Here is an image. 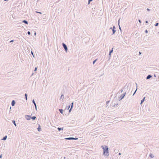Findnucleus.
I'll use <instances>...</instances> for the list:
<instances>
[{"mask_svg":"<svg viewBox=\"0 0 159 159\" xmlns=\"http://www.w3.org/2000/svg\"><path fill=\"white\" fill-rule=\"evenodd\" d=\"M101 148L103 150V155L105 156H108L109 155V152L108 150V147L107 146H102Z\"/></svg>","mask_w":159,"mask_h":159,"instance_id":"nucleus-1","label":"nucleus"},{"mask_svg":"<svg viewBox=\"0 0 159 159\" xmlns=\"http://www.w3.org/2000/svg\"><path fill=\"white\" fill-rule=\"evenodd\" d=\"M62 45L63 47L64 48V49H65L66 52H67V51L68 50V48L66 44L64 43H62Z\"/></svg>","mask_w":159,"mask_h":159,"instance_id":"nucleus-2","label":"nucleus"},{"mask_svg":"<svg viewBox=\"0 0 159 159\" xmlns=\"http://www.w3.org/2000/svg\"><path fill=\"white\" fill-rule=\"evenodd\" d=\"M126 92H125L119 98V101H120L121 100H122L124 98V97L125 96V94H126Z\"/></svg>","mask_w":159,"mask_h":159,"instance_id":"nucleus-3","label":"nucleus"},{"mask_svg":"<svg viewBox=\"0 0 159 159\" xmlns=\"http://www.w3.org/2000/svg\"><path fill=\"white\" fill-rule=\"evenodd\" d=\"M65 139L66 140H76L78 139V138H73V137H69V138H66Z\"/></svg>","mask_w":159,"mask_h":159,"instance_id":"nucleus-4","label":"nucleus"},{"mask_svg":"<svg viewBox=\"0 0 159 159\" xmlns=\"http://www.w3.org/2000/svg\"><path fill=\"white\" fill-rule=\"evenodd\" d=\"M116 28L115 26H113L112 29V33L111 34V35H113L116 32Z\"/></svg>","mask_w":159,"mask_h":159,"instance_id":"nucleus-5","label":"nucleus"},{"mask_svg":"<svg viewBox=\"0 0 159 159\" xmlns=\"http://www.w3.org/2000/svg\"><path fill=\"white\" fill-rule=\"evenodd\" d=\"M25 118L26 120H30L31 119V116L28 115H26L25 116Z\"/></svg>","mask_w":159,"mask_h":159,"instance_id":"nucleus-6","label":"nucleus"},{"mask_svg":"<svg viewBox=\"0 0 159 159\" xmlns=\"http://www.w3.org/2000/svg\"><path fill=\"white\" fill-rule=\"evenodd\" d=\"M32 102L34 104V106L35 107V109L36 110H37V107L36 104L34 99H33L32 101Z\"/></svg>","mask_w":159,"mask_h":159,"instance_id":"nucleus-7","label":"nucleus"},{"mask_svg":"<svg viewBox=\"0 0 159 159\" xmlns=\"http://www.w3.org/2000/svg\"><path fill=\"white\" fill-rule=\"evenodd\" d=\"M118 105V103L115 104V103H113V102H112L111 104V106L112 107H115L117 106Z\"/></svg>","mask_w":159,"mask_h":159,"instance_id":"nucleus-8","label":"nucleus"},{"mask_svg":"<svg viewBox=\"0 0 159 159\" xmlns=\"http://www.w3.org/2000/svg\"><path fill=\"white\" fill-rule=\"evenodd\" d=\"M113 48H112V49L110 50L109 51V56H110V57H111V54L113 52Z\"/></svg>","mask_w":159,"mask_h":159,"instance_id":"nucleus-9","label":"nucleus"},{"mask_svg":"<svg viewBox=\"0 0 159 159\" xmlns=\"http://www.w3.org/2000/svg\"><path fill=\"white\" fill-rule=\"evenodd\" d=\"M16 103V102L14 100H13L11 102V104L12 106H15V104Z\"/></svg>","mask_w":159,"mask_h":159,"instance_id":"nucleus-10","label":"nucleus"},{"mask_svg":"<svg viewBox=\"0 0 159 159\" xmlns=\"http://www.w3.org/2000/svg\"><path fill=\"white\" fill-rule=\"evenodd\" d=\"M145 97H144L143 98V99H142L141 101V103H140V104H142L143 102H144V101H145Z\"/></svg>","mask_w":159,"mask_h":159,"instance_id":"nucleus-11","label":"nucleus"},{"mask_svg":"<svg viewBox=\"0 0 159 159\" xmlns=\"http://www.w3.org/2000/svg\"><path fill=\"white\" fill-rule=\"evenodd\" d=\"M37 129H38V130L39 132L41 130V127L39 125V126H38V128H37Z\"/></svg>","mask_w":159,"mask_h":159,"instance_id":"nucleus-12","label":"nucleus"},{"mask_svg":"<svg viewBox=\"0 0 159 159\" xmlns=\"http://www.w3.org/2000/svg\"><path fill=\"white\" fill-rule=\"evenodd\" d=\"M151 77H152V76L151 75H148L147 77H146V79L148 80L150 78H151Z\"/></svg>","mask_w":159,"mask_h":159,"instance_id":"nucleus-13","label":"nucleus"},{"mask_svg":"<svg viewBox=\"0 0 159 159\" xmlns=\"http://www.w3.org/2000/svg\"><path fill=\"white\" fill-rule=\"evenodd\" d=\"M70 106V104L69 103L68 104L67 106H66V109H67V110H69Z\"/></svg>","mask_w":159,"mask_h":159,"instance_id":"nucleus-14","label":"nucleus"},{"mask_svg":"<svg viewBox=\"0 0 159 159\" xmlns=\"http://www.w3.org/2000/svg\"><path fill=\"white\" fill-rule=\"evenodd\" d=\"M22 22L24 23L25 24L28 25V22L26 20H23Z\"/></svg>","mask_w":159,"mask_h":159,"instance_id":"nucleus-15","label":"nucleus"},{"mask_svg":"<svg viewBox=\"0 0 159 159\" xmlns=\"http://www.w3.org/2000/svg\"><path fill=\"white\" fill-rule=\"evenodd\" d=\"M63 127L62 128H60V127H58L57 128V129L59 131H61V130H63Z\"/></svg>","mask_w":159,"mask_h":159,"instance_id":"nucleus-16","label":"nucleus"},{"mask_svg":"<svg viewBox=\"0 0 159 159\" xmlns=\"http://www.w3.org/2000/svg\"><path fill=\"white\" fill-rule=\"evenodd\" d=\"M59 111L61 114H63V110L62 109H59Z\"/></svg>","mask_w":159,"mask_h":159,"instance_id":"nucleus-17","label":"nucleus"},{"mask_svg":"<svg viewBox=\"0 0 159 159\" xmlns=\"http://www.w3.org/2000/svg\"><path fill=\"white\" fill-rule=\"evenodd\" d=\"M135 84H136V89L135 90V92H134V93L133 96H134L135 94V93L137 90V84L136 83Z\"/></svg>","mask_w":159,"mask_h":159,"instance_id":"nucleus-18","label":"nucleus"},{"mask_svg":"<svg viewBox=\"0 0 159 159\" xmlns=\"http://www.w3.org/2000/svg\"><path fill=\"white\" fill-rule=\"evenodd\" d=\"M36 117L35 116H31V119H32L33 120H34L36 119Z\"/></svg>","mask_w":159,"mask_h":159,"instance_id":"nucleus-19","label":"nucleus"},{"mask_svg":"<svg viewBox=\"0 0 159 159\" xmlns=\"http://www.w3.org/2000/svg\"><path fill=\"white\" fill-rule=\"evenodd\" d=\"M149 157H150L151 158H153L154 157V156L153 154L151 153H150L149 154Z\"/></svg>","mask_w":159,"mask_h":159,"instance_id":"nucleus-20","label":"nucleus"},{"mask_svg":"<svg viewBox=\"0 0 159 159\" xmlns=\"http://www.w3.org/2000/svg\"><path fill=\"white\" fill-rule=\"evenodd\" d=\"M64 97V95H63V94H61V97H60V100H61V98H63V99H62V102H63V100Z\"/></svg>","mask_w":159,"mask_h":159,"instance_id":"nucleus-21","label":"nucleus"},{"mask_svg":"<svg viewBox=\"0 0 159 159\" xmlns=\"http://www.w3.org/2000/svg\"><path fill=\"white\" fill-rule=\"evenodd\" d=\"M7 136L5 135L4 137H3L2 140H5L7 139Z\"/></svg>","mask_w":159,"mask_h":159,"instance_id":"nucleus-22","label":"nucleus"},{"mask_svg":"<svg viewBox=\"0 0 159 159\" xmlns=\"http://www.w3.org/2000/svg\"><path fill=\"white\" fill-rule=\"evenodd\" d=\"M12 123L14 124V125L15 126H16V122L15 121V120H12Z\"/></svg>","mask_w":159,"mask_h":159,"instance_id":"nucleus-23","label":"nucleus"},{"mask_svg":"<svg viewBox=\"0 0 159 159\" xmlns=\"http://www.w3.org/2000/svg\"><path fill=\"white\" fill-rule=\"evenodd\" d=\"M25 99L26 100H27V96L28 95L27 93H25Z\"/></svg>","mask_w":159,"mask_h":159,"instance_id":"nucleus-24","label":"nucleus"},{"mask_svg":"<svg viewBox=\"0 0 159 159\" xmlns=\"http://www.w3.org/2000/svg\"><path fill=\"white\" fill-rule=\"evenodd\" d=\"M74 102H72L71 103L70 108H73V107Z\"/></svg>","mask_w":159,"mask_h":159,"instance_id":"nucleus-25","label":"nucleus"},{"mask_svg":"<svg viewBox=\"0 0 159 159\" xmlns=\"http://www.w3.org/2000/svg\"><path fill=\"white\" fill-rule=\"evenodd\" d=\"M97 60L98 59H96L95 60H94L93 62V64H94Z\"/></svg>","mask_w":159,"mask_h":159,"instance_id":"nucleus-26","label":"nucleus"},{"mask_svg":"<svg viewBox=\"0 0 159 159\" xmlns=\"http://www.w3.org/2000/svg\"><path fill=\"white\" fill-rule=\"evenodd\" d=\"M159 25V23L158 22L156 23L155 24V26H157Z\"/></svg>","mask_w":159,"mask_h":159,"instance_id":"nucleus-27","label":"nucleus"},{"mask_svg":"<svg viewBox=\"0 0 159 159\" xmlns=\"http://www.w3.org/2000/svg\"><path fill=\"white\" fill-rule=\"evenodd\" d=\"M93 0H88V4H89L90 3V2L92 1Z\"/></svg>","mask_w":159,"mask_h":159,"instance_id":"nucleus-28","label":"nucleus"},{"mask_svg":"<svg viewBox=\"0 0 159 159\" xmlns=\"http://www.w3.org/2000/svg\"><path fill=\"white\" fill-rule=\"evenodd\" d=\"M27 34L29 35H30L31 34V33L30 31H28L27 32Z\"/></svg>","mask_w":159,"mask_h":159,"instance_id":"nucleus-29","label":"nucleus"},{"mask_svg":"<svg viewBox=\"0 0 159 159\" xmlns=\"http://www.w3.org/2000/svg\"><path fill=\"white\" fill-rule=\"evenodd\" d=\"M31 54L32 55H33V57L35 58V57L34 55V53H33V52L32 51L31 52Z\"/></svg>","mask_w":159,"mask_h":159,"instance_id":"nucleus-30","label":"nucleus"},{"mask_svg":"<svg viewBox=\"0 0 159 159\" xmlns=\"http://www.w3.org/2000/svg\"><path fill=\"white\" fill-rule=\"evenodd\" d=\"M66 157H62L61 159H66Z\"/></svg>","mask_w":159,"mask_h":159,"instance_id":"nucleus-31","label":"nucleus"},{"mask_svg":"<svg viewBox=\"0 0 159 159\" xmlns=\"http://www.w3.org/2000/svg\"><path fill=\"white\" fill-rule=\"evenodd\" d=\"M35 12L36 13H39L40 14H42V12H38V11H36Z\"/></svg>","mask_w":159,"mask_h":159,"instance_id":"nucleus-32","label":"nucleus"},{"mask_svg":"<svg viewBox=\"0 0 159 159\" xmlns=\"http://www.w3.org/2000/svg\"><path fill=\"white\" fill-rule=\"evenodd\" d=\"M110 58H111V57H110V56H109V57L108 58V59L107 61H108L110 59Z\"/></svg>","mask_w":159,"mask_h":159,"instance_id":"nucleus-33","label":"nucleus"},{"mask_svg":"<svg viewBox=\"0 0 159 159\" xmlns=\"http://www.w3.org/2000/svg\"><path fill=\"white\" fill-rule=\"evenodd\" d=\"M119 29L121 31V29L120 25H119Z\"/></svg>","mask_w":159,"mask_h":159,"instance_id":"nucleus-34","label":"nucleus"},{"mask_svg":"<svg viewBox=\"0 0 159 159\" xmlns=\"http://www.w3.org/2000/svg\"><path fill=\"white\" fill-rule=\"evenodd\" d=\"M37 67H35L34 70V71H37Z\"/></svg>","mask_w":159,"mask_h":159,"instance_id":"nucleus-35","label":"nucleus"},{"mask_svg":"<svg viewBox=\"0 0 159 159\" xmlns=\"http://www.w3.org/2000/svg\"><path fill=\"white\" fill-rule=\"evenodd\" d=\"M109 101H107V102H106V104H108L109 103Z\"/></svg>","mask_w":159,"mask_h":159,"instance_id":"nucleus-36","label":"nucleus"},{"mask_svg":"<svg viewBox=\"0 0 159 159\" xmlns=\"http://www.w3.org/2000/svg\"><path fill=\"white\" fill-rule=\"evenodd\" d=\"M72 108H70V110H69V112H71V111L72 110Z\"/></svg>","mask_w":159,"mask_h":159,"instance_id":"nucleus-37","label":"nucleus"},{"mask_svg":"<svg viewBox=\"0 0 159 159\" xmlns=\"http://www.w3.org/2000/svg\"><path fill=\"white\" fill-rule=\"evenodd\" d=\"M145 33H148V30H145Z\"/></svg>","mask_w":159,"mask_h":159,"instance_id":"nucleus-38","label":"nucleus"},{"mask_svg":"<svg viewBox=\"0 0 159 159\" xmlns=\"http://www.w3.org/2000/svg\"><path fill=\"white\" fill-rule=\"evenodd\" d=\"M14 41V40H11L10 41V43H12V42H13Z\"/></svg>","mask_w":159,"mask_h":159,"instance_id":"nucleus-39","label":"nucleus"},{"mask_svg":"<svg viewBox=\"0 0 159 159\" xmlns=\"http://www.w3.org/2000/svg\"><path fill=\"white\" fill-rule=\"evenodd\" d=\"M123 92V90L121 89L119 91V92L120 93H122Z\"/></svg>","mask_w":159,"mask_h":159,"instance_id":"nucleus-40","label":"nucleus"},{"mask_svg":"<svg viewBox=\"0 0 159 159\" xmlns=\"http://www.w3.org/2000/svg\"><path fill=\"white\" fill-rule=\"evenodd\" d=\"M118 25H120L119 24H120V20H119L118 21Z\"/></svg>","mask_w":159,"mask_h":159,"instance_id":"nucleus-41","label":"nucleus"},{"mask_svg":"<svg viewBox=\"0 0 159 159\" xmlns=\"http://www.w3.org/2000/svg\"><path fill=\"white\" fill-rule=\"evenodd\" d=\"M145 23H148V20H146L145 22Z\"/></svg>","mask_w":159,"mask_h":159,"instance_id":"nucleus-42","label":"nucleus"},{"mask_svg":"<svg viewBox=\"0 0 159 159\" xmlns=\"http://www.w3.org/2000/svg\"><path fill=\"white\" fill-rule=\"evenodd\" d=\"M139 20V22L140 23H141V20Z\"/></svg>","mask_w":159,"mask_h":159,"instance_id":"nucleus-43","label":"nucleus"},{"mask_svg":"<svg viewBox=\"0 0 159 159\" xmlns=\"http://www.w3.org/2000/svg\"><path fill=\"white\" fill-rule=\"evenodd\" d=\"M147 10L148 11H150V9H149V8H148L147 9Z\"/></svg>","mask_w":159,"mask_h":159,"instance_id":"nucleus-44","label":"nucleus"},{"mask_svg":"<svg viewBox=\"0 0 159 159\" xmlns=\"http://www.w3.org/2000/svg\"><path fill=\"white\" fill-rule=\"evenodd\" d=\"M139 55H140L141 54V52H139Z\"/></svg>","mask_w":159,"mask_h":159,"instance_id":"nucleus-45","label":"nucleus"},{"mask_svg":"<svg viewBox=\"0 0 159 159\" xmlns=\"http://www.w3.org/2000/svg\"><path fill=\"white\" fill-rule=\"evenodd\" d=\"M2 157V155L1 154L0 155V158H1Z\"/></svg>","mask_w":159,"mask_h":159,"instance_id":"nucleus-46","label":"nucleus"},{"mask_svg":"<svg viewBox=\"0 0 159 159\" xmlns=\"http://www.w3.org/2000/svg\"><path fill=\"white\" fill-rule=\"evenodd\" d=\"M36 32H34V35H36Z\"/></svg>","mask_w":159,"mask_h":159,"instance_id":"nucleus-47","label":"nucleus"},{"mask_svg":"<svg viewBox=\"0 0 159 159\" xmlns=\"http://www.w3.org/2000/svg\"><path fill=\"white\" fill-rule=\"evenodd\" d=\"M117 150L116 149V150H115V152H117Z\"/></svg>","mask_w":159,"mask_h":159,"instance_id":"nucleus-48","label":"nucleus"},{"mask_svg":"<svg viewBox=\"0 0 159 159\" xmlns=\"http://www.w3.org/2000/svg\"><path fill=\"white\" fill-rule=\"evenodd\" d=\"M112 29V27H111L110 28V29H110V30H111Z\"/></svg>","mask_w":159,"mask_h":159,"instance_id":"nucleus-49","label":"nucleus"},{"mask_svg":"<svg viewBox=\"0 0 159 159\" xmlns=\"http://www.w3.org/2000/svg\"><path fill=\"white\" fill-rule=\"evenodd\" d=\"M9 0H4V1H8Z\"/></svg>","mask_w":159,"mask_h":159,"instance_id":"nucleus-50","label":"nucleus"},{"mask_svg":"<svg viewBox=\"0 0 159 159\" xmlns=\"http://www.w3.org/2000/svg\"><path fill=\"white\" fill-rule=\"evenodd\" d=\"M119 155H121V153H119Z\"/></svg>","mask_w":159,"mask_h":159,"instance_id":"nucleus-51","label":"nucleus"},{"mask_svg":"<svg viewBox=\"0 0 159 159\" xmlns=\"http://www.w3.org/2000/svg\"><path fill=\"white\" fill-rule=\"evenodd\" d=\"M154 76L155 77H156V75L155 74L154 75Z\"/></svg>","mask_w":159,"mask_h":159,"instance_id":"nucleus-52","label":"nucleus"},{"mask_svg":"<svg viewBox=\"0 0 159 159\" xmlns=\"http://www.w3.org/2000/svg\"><path fill=\"white\" fill-rule=\"evenodd\" d=\"M34 74V73H32V75H33Z\"/></svg>","mask_w":159,"mask_h":159,"instance_id":"nucleus-53","label":"nucleus"},{"mask_svg":"<svg viewBox=\"0 0 159 159\" xmlns=\"http://www.w3.org/2000/svg\"><path fill=\"white\" fill-rule=\"evenodd\" d=\"M158 34H159V31L158 32Z\"/></svg>","mask_w":159,"mask_h":159,"instance_id":"nucleus-54","label":"nucleus"}]
</instances>
